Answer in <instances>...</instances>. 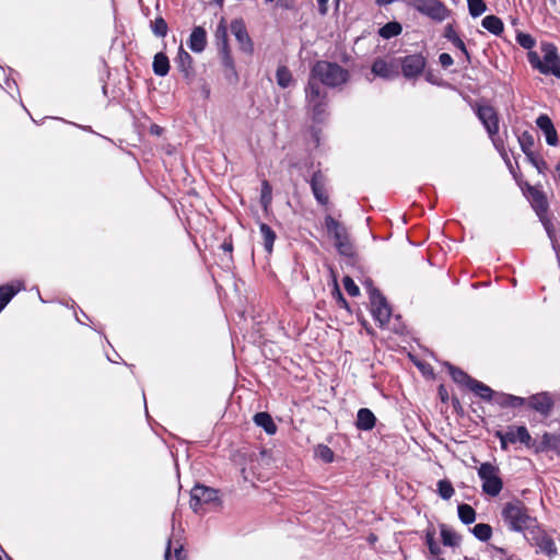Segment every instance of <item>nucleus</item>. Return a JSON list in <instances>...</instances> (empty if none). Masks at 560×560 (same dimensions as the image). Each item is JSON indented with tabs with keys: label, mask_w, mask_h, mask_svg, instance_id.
<instances>
[{
	"label": "nucleus",
	"mask_w": 560,
	"mask_h": 560,
	"mask_svg": "<svg viewBox=\"0 0 560 560\" xmlns=\"http://www.w3.org/2000/svg\"><path fill=\"white\" fill-rule=\"evenodd\" d=\"M444 365L446 366L447 371H448V374L450 376L452 377V380L460 385V386H465L467 387L468 389L470 388V386L472 385V383L475 382L476 378L471 377L469 374H467L464 370H462L460 368H457L455 365H453L452 363L450 362H445Z\"/></svg>",
	"instance_id": "nucleus-26"
},
{
	"label": "nucleus",
	"mask_w": 560,
	"mask_h": 560,
	"mask_svg": "<svg viewBox=\"0 0 560 560\" xmlns=\"http://www.w3.org/2000/svg\"><path fill=\"white\" fill-rule=\"evenodd\" d=\"M457 515L459 521L465 525H470L476 521V510L467 503H459L457 505Z\"/></svg>",
	"instance_id": "nucleus-37"
},
{
	"label": "nucleus",
	"mask_w": 560,
	"mask_h": 560,
	"mask_svg": "<svg viewBox=\"0 0 560 560\" xmlns=\"http://www.w3.org/2000/svg\"><path fill=\"white\" fill-rule=\"evenodd\" d=\"M395 62L397 69L401 68V74L406 80H415L424 72L427 58L421 52H416L395 58Z\"/></svg>",
	"instance_id": "nucleus-9"
},
{
	"label": "nucleus",
	"mask_w": 560,
	"mask_h": 560,
	"mask_svg": "<svg viewBox=\"0 0 560 560\" xmlns=\"http://www.w3.org/2000/svg\"><path fill=\"white\" fill-rule=\"evenodd\" d=\"M467 5L468 12L474 19L482 15L488 9L485 0H467Z\"/></svg>",
	"instance_id": "nucleus-48"
},
{
	"label": "nucleus",
	"mask_w": 560,
	"mask_h": 560,
	"mask_svg": "<svg viewBox=\"0 0 560 560\" xmlns=\"http://www.w3.org/2000/svg\"><path fill=\"white\" fill-rule=\"evenodd\" d=\"M310 186L312 194L317 201V203L322 206H327L329 202V197L325 191V178L320 171H315L310 179Z\"/></svg>",
	"instance_id": "nucleus-18"
},
{
	"label": "nucleus",
	"mask_w": 560,
	"mask_h": 560,
	"mask_svg": "<svg viewBox=\"0 0 560 560\" xmlns=\"http://www.w3.org/2000/svg\"><path fill=\"white\" fill-rule=\"evenodd\" d=\"M208 44L207 31L203 26H194L187 39L188 48L196 54L205 51Z\"/></svg>",
	"instance_id": "nucleus-19"
},
{
	"label": "nucleus",
	"mask_w": 560,
	"mask_h": 560,
	"mask_svg": "<svg viewBox=\"0 0 560 560\" xmlns=\"http://www.w3.org/2000/svg\"><path fill=\"white\" fill-rule=\"evenodd\" d=\"M177 70L182 73L185 81L189 84L192 82L196 71L194 69V59L180 45L177 56L174 59Z\"/></svg>",
	"instance_id": "nucleus-15"
},
{
	"label": "nucleus",
	"mask_w": 560,
	"mask_h": 560,
	"mask_svg": "<svg viewBox=\"0 0 560 560\" xmlns=\"http://www.w3.org/2000/svg\"><path fill=\"white\" fill-rule=\"evenodd\" d=\"M259 202L262 210L267 213L272 202V186L267 179L261 180Z\"/></svg>",
	"instance_id": "nucleus-39"
},
{
	"label": "nucleus",
	"mask_w": 560,
	"mask_h": 560,
	"mask_svg": "<svg viewBox=\"0 0 560 560\" xmlns=\"http://www.w3.org/2000/svg\"><path fill=\"white\" fill-rule=\"evenodd\" d=\"M520 187L523 191V195L529 202L532 209L544 225L548 236L551 238L553 228L548 218L549 202L546 192L527 182H525L523 185H520Z\"/></svg>",
	"instance_id": "nucleus-4"
},
{
	"label": "nucleus",
	"mask_w": 560,
	"mask_h": 560,
	"mask_svg": "<svg viewBox=\"0 0 560 560\" xmlns=\"http://www.w3.org/2000/svg\"><path fill=\"white\" fill-rule=\"evenodd\" d=\"M526 399V406L541 415L542 417H548L555 406V401L552 396L548 392H540L534 395H530Z\"/></svg>",
	"instance_id": "nucleus-11"
},
{
	"label": "nucleus",
	"mask_w": 560,
	"mask_h": 560,
	"mask_svg": "<svg viewBox=\"0 0 560 560\" xmlns=\"http://www.w3.org/2000/svg\"><path fill=\"white\" fill-rule=\"evenodd\" d=\"M516 442H520L526 446L530 444L532 436L525 425H518L515 428Z\"/></svg>",
	"instance_id": "nucleus-50"
},
{
	"label": "nucleus",
	"mask_w": 560,
	"mask_h": 560,
	"mask_svg": "<svg viewBox=\"0 0 560 560\" xmlns=\"http://www.w3.org/2000/svg\"><path fill=\"white\" fill-rule=\"evenodd\" d=\"M59 119H60V120H62V121H63V122H66V124H70V125H72V126H74V127H77V128H79V129H81V130H83V131H86V132H90V133L97 135V136H100V137H102V138H104V139L108 140V141H110V139H109V138L104 137V136H102V135H100V133L95 132L91 126H88V125H80V124L72 122V121H67L66 119H62V118H59Z\"/></svg>",
	"instance_id": "nucleus-54"
},
{
	"label": "nucleus",
	"mask_w": 560,
	"mask_h": 560,
	"mask_svg": "<svg viewBox=\"0 0 560 560\" xmlns=\"http://www.w3.org/2000/svg\"><path fill=\"white\" fill-rule=\"evenodd\" d=\"M220 56L221 63L224 68V79L229 84L236 85L240 78L231 51H224V54Z\"/></svg>",
	"instance_id": "nucleus-25"
},
{
	"label": "nucleus",
	"mask_w": 560,
	"mask_h": 560,
	"mask_svg": "<svg viewBox=\"0 0 560 560\" xmlns=\"http://www.w3.org/2000/svg\"><path fill=\"white\" fill-rule=\"evenodd\" d=\"M254 423L261 428L268 435L276 434L278 427L275 423L272 417L267 411H259L253 417Z\"/></svg>",
	"instance_id": "nucleus-27"
},
{
	"label": "nucleus",
	"mask_w": 560,
	"mask_h": 560,
	"mask_svg": "<svg viewBox=\"0 0 560 560\" xmlns=\"http://www.w3.org/2000/svg\"><path fill=\"white\" fill-rule=\"evenodd\" d=\"M230 28L235 39L240 44L243 52L252 55L254 51L253 40L248 35L246 25L242 19H235L231 22Z\"/></svg>",
	"instance_id": "nucleus-13"
},
{
	"label": "nucleus",
	"mask_w": 560,
	"mask_h": 560,
	"mask_svg": "<svg viewBox=\"0 0 560 560\" xmlns=\"http://www.w3.org/2000/svg\"><path fill=\"white\" fill-rule=\"evenodd\" d=\"M481 480L482 492L490 497H498L503 489V480L500 477V468L491 462L481 463L477 469Z\"/></svg>",
	"instance_id": "nucleus-7"
},
{
	"label": "nucleus",
	"mask_w": 560,
	"mask_h": 560,
	"mask_svg": "<svg viewBox=\"0 0 560 560\" xmlns=\"http://www.w3.org/2000/svg\"><path fill=\"white\" fill-rule=\"evenodd\" d=\"M542 60L537 51H528L527 59L533 69L545 75H553L560 79V56L553 43L542 42L540 44Z\"/></svg>",
	"instance_id": "nucleus-2"
},
{
	"label": "nucleus",
	"mask_w": 560,
	"mask_h": 560,
	"mask_svg": "<svg viewBox=\"0 0 560 560\" xmlns=\"http://www.w3.org/2000/svg\"><path fill=\"white\" fill-rule=\"evenodd\" d=\"M490 550L494 560H521L516 555L502 547L490 545Z\"/></svg>",
	"instance_id": "nucleus-47"
},
{
	"label": "nucleus",
	"mask_w": 560,
	"mask_h": 560,
	"mask_svg": "<svg viewBox=\"0 0 560 560\" xmlns=\"http://www.w3.org/2000/svg\"><path fill=\"white\" fill-rule=\"evenodd\" d=\"M22 290H25V285L21 280H14L0 285V311H3L11 300Z\"/></svg>",
	"instance_id": "nucleus-20"
},
{
	"label": "nucleus",
	"mask_w": 560,
	"mask_h": 560,
	"mask_svg": "<svg viewBox=\"0 0 560 560\" xmlns=\"http://www.w3.org/2000/svg\"><path fill=\"white\" fill-rule=\"evenodd\" d=\"M502 436L505 438L506 441L510 442V443H516L515 429L514 428H509V430L505 433H502Z\"/></svg>",
	"instance_id": "nucleus-63"
},
{
	"label": "nucleus",
	"mask_w": 560,
	"mask_h": 560,
	"mask_svg": "<svg viewBox=\"0 0 560 560\" xmlns=\"http://www.w3.org/2000/svg\"><path fill=\"white\" fill-rule=\"evenodd\" d=\"M335 248L337 253L340 256L346 257L349 262L354 264L358 260V253L351 238L347 240L346 242L336 244Z\"/></svg>",
	"instance_id": "nucleus-34"
},
{
	"label": "nucleus",
	"mask_w": 560,
	"mask_h": 560,
	"mask_svg": "<svg viewBox=\"0 0 560 560\" xmlns=\"http://www.w3.org/2000/svg\"><path fill=\"white\" fill-rule=\"evenodd\" d=\"M439 62L443 68H448L454 63L453 57L447 52H442L439 56Z\"/></svg>",
	"instance_id": "nucleus-56"
},
{
	"label": "nucleus",
	"mask_w": 560,
	"mask_h": 560,
	"mask_svg": "<svg viewBox=\"0 0 560 560\" xmlns=\"http://www.w3.org/2000/svg\"><path fill=\"white\" fill-rule=\"evenodd\" d=\"M469 390L487 402H492L493 397L495 396V390L478 380H475Z\"/></svg>",
	"instance_id": "nucleus-33"
},
{
	"label": "nucleus",
	"mask_w": 560,
	"mask_h": 560,
	"mask_svg": "<svg viewBox=\"0 0 560 560\" xmlns=\"http://www.w3.org/2000/svg\"><path fill=\"white\" fill-rule=\"evenodd\" d=\"M312 78H316L323 85L336 89L347 84L350 72L335 61L317 60L310 69Z\"/></svg>",
	"instance_id": "nucleus-1"
},
{
	"label": "nucleus",
	"mask_w": 560,
	"mask_h": 560,
	"mask_svg": "<svg viewBox=\"0 0 560 560\" xmlns=\"http://www.w3.org/2000/svg\"><path fill=\"white\" fill-rule=\"evenodd\" d=\"M306 108L313 122L323 124L327 117L328 97L306 103Z\"/></svg>",
	"instance_id": "nucleus-22"
},
{
	"label": "nucleus",
	"mask_w": 560,
	"mask_h": 560,
	"mask_svg": "<svg viewBox=\"0 0 560 560\" xmlns=\"http://www.w3.org/2000/svg\"><path fill=\"white\" fill-rule=\"evenodd\" d=\"M501 516L509 529L515 533L524 534L536 523V520L528 515L527 508L521 500L506 502L502 508Z\"/></svg>",
	"instance_id": "nucleus-3"
},
{
	"label": "nucleus",
	"mask_w": 560,
	"mask_h": 560,
	"mask_svg": "<svg viewBox=\"0 0 560 560\" xmlns=\"http://www.w3.org/2000/svg\"><path fill=\"white\" fill-rule=\"evenodd\" d=\"M481 26L494 36H501L504 32L503 21L494 15H486L481 21Z\"/></svg>",
	"instance_id": "nucleus-30"
},
{
	"label": "nucleus",
	"mask_w": 560,
	"mask_h": 560,
	"mask_svg": "<svg viewBox=\"0 0 560 560\" xmlns=\"http://www.w3.org/2000/svg\"><path fill=\"white\" fill-rule=\"evenodd\" d=\"M436 492L443 500H450L454 493V487L448 479H441L436 483Z\"/></svg>",
	"instance_id": "nucleus-45"
},
{
	"label": "nucleus",
	"mask_w": 560,
	"mask_h": 560,
	"mask_svg": "<svg viewBox=\"0 0 560 560\" xmlns=\"http://www.w3.org/2000/svg\"><path fill=\"white\" fill-rule=\"evenodd\" d=\"M215 39L220 49V55H223L224 51H231L229 47L226 27L222 23H220L217 27Z\"/></svg>",
	"instance_id": "nucleus-42"
},
{
	"label": "nucleus",
	"mask_w": 560,
	"mask_h": 560,
	"mask_svg": "<svg viewBox=\"0 0 560 560\" xmlns=\"http://www.w3.org/2000/svg\"><path fill=\"white\" fill-rule=\"evenodd\" d=\"M8 71H9V75H7L3 79V83L0 82V86L7 91H10V90L19 91L18 83H16L15 79L12 77V74L14 73V70L9 68ZM18 94L20 95V92H18Z\"/></svg>",
	"instance_id": "nucleus-53"
},
{
	"label": "nucleus",
	"mask_w": 560,
	"mask_h": 560,
	"mask_svg": "<svg viewBox=\"0 0 560 560\" xmlns=\"http://www.w3.org/2000/svg\"><path fill=\"white\" fill-rule=\"evenodd\" d=\"M438 396L443 404H446L450 400L448 390L444 384H440L438 386Z\"/></svg>",
	"instance_id": "nucleus-58"
},
{
	"label": "nucleus",
	"mask_w": 560,
	"mask_h": 560,
	"mask_svg": "<svg viewBox=\"0 0 560 560\" xmlns=\"http://www.w3.org/2000/svg\"><path fill=\"white\" fill-rule=\"evenodd\" d=\"M476 115L491 138L499 132V117L492 106H478Z\"/></svg>",
	"instance_id": "nucleus-12"
},
{
	"label": "nucleus",
	"mask_w": 560,
	"mask_h": 560,
	"mask_svg": "<svg viewBox=\"0 0 560 560\" xmlns=\"http://www.w3.org/2000/svg\"><path fill=\"white\" fill-rule=\"evenodd\" d=\"M150 28L152 33L160 38H164L168 32L167 22L161 15L156 16L153 21H151Z\"/></svg>",
	"instance_id": "nucleus-41"
},
{
	"label": "nucleus",
	"mask_w": 560,
	"mask_h": 560,
	"mask_svg": "<svg viewBox=\"0 0 560 560\" xmlns=\"http://www.w3.org/2000/svg\"><path fill=\"white\" fill-rule=\"evenodd\" d=\"M322 82L317 81L316 78H312V74H308L307 83L304 88L305 93V103L312 102L315 100L327 98L328 94L320 86Z\"/></svg>",
	"instance_id": "nucleus-24"
},
{
	"label": "nucleus",
	"mask_w": 560,
	"mask_h": 560,
	"mask_svg": "<svg viewBox=\"0 0 560 560\" xmlns=\"http://www.w3.org/2000/svg\"><path fill=\"white\" fill-rule=\"evenodd\" d=\"M402 26L397 21H390L385 23L378 28V35L384 39H390L401 34Z\"/></svg>",
	"instance_id": "nucleus-35"
},
{
	"label": "nucleus",
	"mask_w": 560,
	"mask_h": 560,
	"mask_svg": "<svg viewBox=\"0 0 560 560\" xmlns=\"http://www.w3.org/2000/svg\"><path fill=\"white\" fill-rule=\"evenodd\" d=\"M221 248L224 253L232 254L233 252V241L232 238H225L224 242L221 244Z\"/></svg>",
	"instance_id": "nucleus-64"
},
{
	"label": "nucleus",
	"mask_w": 560,
	"mask_h": 560,
	"mask_svg": "<svg viewBox=\"0 0 560 560\" xmlns=\"http://www.w3.org/2000/svg\"><path fill=\"white\" fill-rule=\"evenodd\" d=\"M343 288L350 296H358L360 294V289L355 284L354 280L350 276H345L342 278Z\"/></svg>",
	"instance_id": "nucleus-51"
},
{
	"label": "nucleus",
	"mask_w": 560,
	"mask_h": 560,
	"mask_svg": "<svg viewBox=\"0 0 560 560\" xmlns=\"http://www.w3.org/2000/svg\"><path fill=\"white\" fill-rule=\"evenodd\" d=\"M174 557H175V560H189L187 553L184 550L183 545H179L178 547L175 548Z\"/></svg>",
	"instance_id": "nucleus-61"
},
{
	"label": "nucleus",
	"mask_w": 560,
	"mask_h": 560,
	"mask_svg": "<svg viewBox=\"0 0 560 560\" xmlns=\"http://www.w3.org/2000/svg\"><path fill=\"white\" fill-rule=\"evenodd\" d=\"M170 59L164 51H159L153 57L152 70L158 77H166L170 72Z\"/></svg>",
	"instance_id": "nucleus-29"
},
{
	"label": "nucleus",
	"mask_w": 560,
	"mask_h": 560,
	"mask_svg": "<svg viewBox=\"0 0 560 560\" xmlns=\"http://www.w3.org/2000/svg\"><path fill=\"white\" fill-rule=\"evenodd\" d=\"M371 72L375 77H378L384 80H392L399 75L395 58L392 61L387 62L382 57H376L372 62Z\"/></svg>",
	"instance_id": "nucleus-16"
},
{
	"label": "nucleus",
	"mask_w": 560,
	"mask_h": 560,
	"mask_svg": "<svg viewBox=\"0 0 560 560\" xmlns=\"http://www.w3.org/2000/svg\"><path fill=\"white\" fill-rule=\"evenodd\" d=\"M424 77H425V81L431 83V84L439 85V86H444V85L445 86H452L450 83H446V82H443V81H441V82L438 81L431 71H427Z\"/></svg>",
	"instance_id": "nucleus-59"
},
{
	"label": "nucleus",
	"mask_w": 560,
	"mask_h": 560,
	"mask_svg": "<svg viewBox=\"0 0 560 560\" xmlns=\"http://www.w3.org/2000/svg\"><path fill=\"white\" fill-rule=\"evenodd\" d=\"M517 141L521 147L522 152L525 154V151L527 153L534 152L533 147L535 145V138L534 135L525 130L521 135L517 136Z\"/></svg>",
	"instance_id": "nucleus-43"
},
{
	"label": "nucleus",
	"mask_w": 560,
	"mask_h": 560,
	"mask_svg": "<svg viewBox=\"0 0 560 560\" xmlns=\"http://www.w3.org/2000/svg\"><path fill=\"white\" fill-rule=\"evenodd\" d=\"M259 232L264 240V248L267 254H271L273 250V244L277 238L276 232L265 222H258Z\"/></svg>",
	"instance_id": "nucleus-32"
},
{
	"label": "nucleus",
	"mask_w": 560,
	"mask_h": 560,
	"mask_svg": "<svg viewBox=\"0 0 560 560\" xmlns=\"http://www.w3.org/2000/svg\"><path fill=\"white\" fill-rule=\"evenodd\" d=\"M440 536L442 539V544L445 547H458L462 541V536L457 534L453 528L448 527L446 524H440Z\"/></svg>",
	"instance_id": "nucleus-28"
},
{
	"label": "nucleus",
	"mask_w": 560,
	"mask_h": 560,
	"mask_svg": "<svg viewBox=\"0 0 560 560\" xmlns=\"http://www.w3.org/2000/svg\"><path fill=\"white\" fill-rule=\"evenodd\" d=\"M492 402L498 405L500 408H520L525 406L526 399L521 396H516L513 394H508L503 392H495V396L493 397Z\"/></svg>",
	"instance_id": "nucleus-23"
},
{
	"label": "nucleus",
	"mask_w": 560,
	"mask_h": 560,
	"mask_svg": "<svg viewBox=\"0 0 560 560\" xmlns=\"http://www.w3.org/2000/svg\"><path fill=\"white\" fill-rule=\"evenodd\" d=\"M377 422V418L370 408H360L357 412L354 425L359 431H372Z\"/></svg>",
	"instance_id": "nucleus-21"
},
{
	"label": "nucleus",
	"mask_w": 560,
	"mask_h": 560,
	"mask_svg": "<svg viewBox=\"0 0 560 560\" xmlns=\"http://www.w3.org/2000/svg\"><path fill=\"white\" fill-rule=\"evenodd\" d=\"M315 457L325 464H330L335 459L334 451L326 444H318L314 451Z\"/></svg>",
	"instance_id": "nucleus-44"
},
{
	"label": "nucleus",
	"mask_w": 560,
	"mask_h": 560,
	"mask_svg": "<svg viewBox=\"0 0 560 560\" xmlns=\"http://www.w3.org/2000/svg\"><path fill=\"white\" fill-rule=\"evenodd\" d=\"M516 43L524 49L528 51H533L532 49L536 45V39L529 33L517 32L516 34Z\"/></svg>",
	"instance_id": "nucleus-49"
},
{
	"label": "nucleus",
	"mask_w": 560,
	"mask_h": 560,
	"mask_svg": "<svg viewBox=\"0 0 560 560\" xmlns=\"http://www.w3.org/2000/svg\"><path fill=\"white\" fill-rule=\"evenodd\" d=\"M452 400V406H453V409L454 411L458 415V416H463L464 415V408L458 399V397L456 396H453L451 398Z\"/></svg>",
	"instance_id": "nucleus-62"
},
{
	"label": "nucleus",
	"mask_w": 560,
	"mask_h": 560,
	"mask_svg": "<svg viewBox=\"0 0 560 560\" xmlns=\"http://www.w3.org/2000/svg\"><path fill=\"white\" fill-rule=\"evenodd\" d=\"M469 532L481 542L489 541L493 533L491 525L487 523H478L474 527H470Z\"/></svg>",
	"instance_id": "nucleus-36"
},
{
	"label": "nucleus",
	"mask_w": 560,
	"mask_h": 560,
	"mask_svg": "<svg viewBox=\"0 0 560 560\" xmlns=\"http://www.w3.org/2000/svg\"><path fill=\"white\" fill-rule=\"evenodd\" d=\"M541 451L548 450L560 454V435L545 432L540 442Z\"/></svg>",
	"instance_id": "nucleus-38"
},
{
	"label": "nucleus",
	"mask_w": 560,
	"mask_h": 560,
	"mask_svg": "<svg viewBox=\"0 0 560 560\" xmlns=\"http://www.w3.org/2000/svg\"><path fill=\"white\" fill-rule=\"evenodd\" d=\"M525 158L537 170L538 174L545 175V172L548 170V165L539 154L535 152L527 153L525 151Z\"/></svg>",
	"instance_id": "nucleus-46"
},
{
	"label": "nucleus",
	"mask_w": 560,
	"mask_h": 560,
	"mask_svg": "<svg viewBox=\"0 0 560 560\" xmlns=\"http://www.w3.org/2000/svg\"><path fill=\"white\" fill-rule=\"evenodd\" d=\"M331 294H332V298L336 300L339 307L348 310V311L350 310L349 303L346 300V298L343 296V294L337 283H335Z\"/></svg>",
	"instance_id": "nucleus-52"
},
{
	"label": "nucleus",
	"mask_w": 560,
	"mask_h": 560,
	"mask_svg": "<svg viewBox=\"0 0 560 560\" xmlns=\"http://www.w3.org/2000/svg\"><path fill=\"white\" fill-rule=\"evenodd\" d=\"M220 491L215 488L205 486L200 482H196L190 490V509L195 513H199L200 508L203 504H217L222 505V501L219 495Z\"/></svg>",
	"instance_id": "nucleus-8"
},
{
	"label": "nucleus",
	"mask_w": 560,
	"mask_h": 560,
	"mask_svg": "<svg viewBox=\"0 0 560 560\" xmlns=\"http://www.w3.org/2000/svg\"><path fill=\"white\" fill-rule=\"evenodd\" d=\"M276 80H277V84L280 88H282V89L289 88L293 81V77H292L290 69L287 66H279L276 70Z\"/></svg>",
	"instance_id": "nucleus-40"
},
{
	"label": "nucleus",
	"mask_w": 560,
	"mask_h": 560,
	"mask_svg": "<svg viewBox=\"0 0 560 560\" xmlns=\"http://www.w3.org/2000/svg\"><path fill=\"white\" fill-rule=\"evenodd\" d=\"M444 37L453 43L454 40H456L459 36L457 34V32L455 31L454 26L452 24H447L445 26V30H444Z\"/></svg>",
	"instance_id": "nucleus-55"
},
{
	"label": "nucleus",
	"mask_w": 560,
	"mask_h": 560,
	"mask_svg": "<svg viewBox=\"0 0 560 560\" xmlns=\"http://www.w3.org/2000/svg\"><path fill=\"white\" fill-rule=\"evenodd\" d=\"M276 5L284 10H292L295 7V0H277Z\"/></svg>",
	"instance_id": "nucleus-60"
},
{
	"label": "nucleus",
	"mask_w": 560,
	"mask_h": 560,
	"mask_svg": "<svg viewBox=\"0 0 560 560\" xmlns=\"http://www.w3.org/2000/svg\"><path fill=\"white\" fill-rule=\"evenodd\" d=\"M395 320L398 322V324H394L393 330L395 334L398 335H405L406 334V326L400 323L401 322V315L397 314L394 316Z\"/></svg>",
	"instance_id": "nucleus-57"
},
{
	"label": "nucleus",
	"mask_w": 560,
	"mask_h": 560,
	"mask_svg": "<svg viewBox=\"0 0 560 560\" xmlns=\"http://www.w3.org/2000/svg\"><path fill=\"white\" fill-rule=\"evenodd\" d=\"M424 540L432 559L445 560L441 557L442 549L435 539V529L432 526L425 530Z\"/></svg>",
	"instance_id": "nucleus-31"
},
{
	"label": "nucleus",
	"mask_w": 560,
	"mask_h": 560,
	"mask_svg": "<svg viewBox=\"0 0 560 560\" xmlns=\"http://www.w3.org/2000/svg\"><path fill=\"white\" fill-rule=\"evenodd\" d=\"M408 5L433 21L442 22L448 16V9L441 0H408Z\"/></svg>",
	"instance_id": "nucleus-10"
},
{
	"label": "nucleus",
	"mask_w": 560,
	"mask_h": 560,
	"mask_svg": "<svg viewBox=\"0 0 560 560\" xmlns=\"http://www.w3.org/2000/svg\"><path fill=\"white\" fill-rule=\"evenodd\" d=\"M365 287L368 289L371 304V315L377 323L378 327L384 328L392 317V306L380 289L373 285L372 280H368L365 282Z\"/></svg>",
	"instance_id": "nucleus-5"
},
{
	"label": "nucleus",
	"mask_w": 560,
	"mask_h": 560,
	"mask_svg": "<svg viewBox=\"0 0 560 560\" xmlns=\"http://www.w3.org/2000/svg\"><path fill=\"white\" fill-rule=\"evenodd\" d=\"M535 122L537 128L542 132L546 143L550 147H557L559 144V136L549 115L540 114Z\"/></svg>",
	"instance_id": "nucleus-17"
},
{
	"label": "nucleus",
	"mask_w": 560,
	"mask_h": 560,
	"mask_svg": "<svg viewBox=\"0 0 560 560\" xmlns=\"http://www.w3.org/2000/svg\"><path fill=\"white\" fill-rule=\"evenodd\" d=\"M524 538L530 546L536 548V553H542L549 559L558 555L553 538L536 523L527 528V532L524 533Z\"/></svg>",
	"instance_id": "nucleus-6"
},
{
	"label": "nucleus",
	"mask_w": 560,
	"mask_h": 560,
	"mask_svg": "<svg viewBox=\"0 0 560 560\" xmlns=\"http://www.w3.org/2000/svg\"><path fill=\"white\" fill-rule=\"evenodd\" d=\"M324 226L327 235L334 240V245L346 242L350 238L347 226L336 220L332 215L326 214L324 218Z\"/></svg>",
	"instance_id": "nucleus-14"
}]
</instances>
